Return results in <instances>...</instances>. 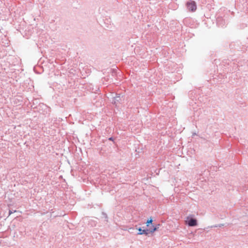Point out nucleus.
Instances as JSON below:
<instances>
[{"mask_svg": "<svg viewBox=\"0 0 248 248\" xmlns=\"http://www.w3.org/2000/svg\"><path fill=\"white\" fill-rule=\"evenodd\" d=\"M152 219H151L148 220L146 222V226L147 228L142 229L140 228L139 230V234H145L146 235H149L150 234H153L154 232L155 231V227L152 225Z\"/></svg>", "mask_w": 248, "mask_h": 248, "instance_id": "obj_1", "label": "nucleus"}, {"mask_svg": "<svg viewBox=\"0 0 248 248\" xmlns=\"http://www.w3.org/2000/svg\"><path fill=\"white\" fill-rule=\"evenodd\" d=\"M187 8L191 12H195L197 9L196 2L194 1L190 0L186 3Z\"/></svg>", "mask_w": 248, "mask_h": 248, "instance_id": "obj_2", "label": "nucleus"}, {"mask_svg": "<svg viewBox=\"0 0 248 248\" xmlns=\"http://www.w3.org/2000/svg\"><path fill=\"white\" fill-rule=\"evenodd\" d=\"M187 219L188 220L186 221V223L189 226L193 227L197 225V221L196 219L193 218L189 219V217H187Z\"/></svg>", "mask_w": 248, "mask_h": 248, "instance_id": "obj_3", "label": "nucleus"}, {"mask_svg": "<svg viewBox=\"0 0 248 248\" xmlns=\"http://www.w3.org/2000/svg\"><path fill=\"white\" fill-rule=\"evenodd\" d=\"M222 226H223V224H219V225H217L213 226L211 227L212 228H213V227H221Z\"/></svg>", "mask_w": 248, "mask_h": 248, "instance_id": "obj_4", "label": "nucleus"}, {"mask_svg": "<svg viewBox=\"0 0 248 248\" xmlns=\"http://www.w3.org/2000/svg\"><path fill=\"white\" fill-rule=\"evenodd\" d=\"M159 226H160L159 224H156V227H155L156 230H157V229H158L159 228Z\"/></svg>", "mask_w": 248, "mask_h": 248, "instance_id": "obj_5", "label": "nucleus"}, {"mask_svg": "<svg viewBox=\"0 0 248 248\" xmlns=\"http://www.w3.org/2000/svg\"><path fill=\"white\" fill-rule=\"evenodd\" d=\"M109 140H112V138H109Z\"/></svg>", "mask_w": 248, "mask_h": 248, "instance_id": "obj_6", "label": "nucleus"}, {"mask_svg": "<svg viewBox=\"0 0 248 248\" xmlns=\"http://www.w3.org/2000/svg\"><path fill=\"white\" fill-rule=\"evenodd\" d=\"M12 214V212H11V211H10V212H9V214L10 215V214Z\"/></svg>", "mask_w": 248, "mask_h": 248, "instance_id": "obj_7", "label": "nucleus"}]
</instances>
